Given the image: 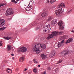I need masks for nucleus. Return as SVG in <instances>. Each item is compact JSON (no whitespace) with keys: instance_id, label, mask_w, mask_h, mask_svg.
<instances>
[{"instance_id":"obj_1","label":"nucleus","mask_w":74,"mask_h":74,"mask_svg":"<svg viewBox=\"0 0 74 74\" xmlns=\"http://www.w3.org/2000/svg\"><path fill=\"white\" fill-rule=\"evenodd\" d=\"M65 6H66L64 3H61L58 6V7L59 8H60L61 9L55 11V14L56 16H59L60 14H61L62 13L63 11H62V8L65 7Z\"/></svg>"},{"instance_id":"obj_2","label":"nucleus","mask_w":74,"mask_h":74,"mask_svg":"<svg viewBox=\"0 0 74 74\" xmlns=\"http://www.w3.org/2000/svg\"><path fill=\"white\" fill-rule=\"evenodd\" d=\"M32 49L34 52H36L37 54L40 53L41 52V49L40 48L39 44H33Z\"/></svg>"},{"instance_id":"obj_3","label":"nucleus","mask_w":74,"mask_h":74,"mask_svg":"<svg viewBox=\"0 0 74 74\" xmlns=\"http://www.w3.org/2000/svg\"><path fill=\"white\" fill-rule=\"evenodd\" d=\"M52 34H49V36L47 38V40H49L52 38L53 37L55 36V37L58 36V35H60L63 33L62 32H57V31H55L52 32L51 33Z\"/></svg>"},{"instance_id":"obj_4","label":"nucleus","mask_w":74,"mask_h":74,"mask_svg":"<svg viewBox=\"0 0 74 74\" xmlns=\"http://www.w3.org/2000/svg\"><path fill=\"white\" fill-rule=\"evenodd\" d=\"M58 25H59L60 27V30H63L64 29V24L62 20H60L59 22L58 23Z\"/></svg>"},{"instance_id":"obj_5","label":"nucleus","mask_w":74,"mask_h":74,"mask_svg":"<svg viewBox=\"0 0 74 74\" xmlns=\"http://www.w3.org/2000/svg\"><path fill=\"white\" fill-rule=\"evenodd\" d=\"M13 14H14V11L12 10V9L10 8L7 10L6 12L5 13V15L7 16L9 15H12Z\"/></svg>"},{"instance_id":"obj_6","label":"nucleus","mask_w":74,"mask_h":74,"mask_svg":"<svg viewBox=\"0 0 74 74\" xmlns=\"http://www.w3.org/2000/svg\"><path fill=\"white\" fill-rule=\"evenodd\" d=\"M51 30V28H50V25L48 24L47 25L45 26L43 28V31L44 32H49Z\"/></svg>"},{"instance_id":"obj_7","label":"nucleus","mask_w":74,"mask_h":74,"mask_svg":"<svg viewBox=\"0 0 74 74\" xmlns=\"http://www.w3.org/2000/svg\"><path fill=\"white\" fill-rule=\"evenodd\" d=\"M69 52L66 50H63L61 53V56H66V55H68Z\"/></svg>"},{"instance_id":"obj_8","label":"nucleus","mask_w":74,"mask_h":74,"mask_svg":"<svg viewBox=\"0 0 74 74\" xmlns=\"http://www.w3.org/2000/svg\"><path fill=\"white\" fill-rule=\"evenodd\" d=\"M5 22L4 19L0 18V27H3L4 25V24H5Z\"/></svg>"},{"instance_id":"obj_9","label":"nucleus","mask_w":74,"mask_h":74,"mask_svg":"<svg viewBox=\"0 0 74 74\" xmlns=\"http://www.w3.org/2000/svg\"><path fill=\"white\" fill-rule=\"evenodd\" d=\"M39 44V45L40 48L41 50H42V49H45L46 48V46L45 44Z\"/></svg>"},{"instance_id":"obj_10","label":"nucleus","mask_w":74,"mask_h":74,"mask_svg":"<svg viewBox=\"0 0 74 74\" xmlns=\"http://www.w3.org/2000/svg\"><path fill=\"white\" fill-rule=\"evenodd\" d=\"M20 52H26L27 51V48L25 47H21L20 48L19 50Z\"/></svg>"},{"instance_id":"obj_11","label":"nucleus","mask_w":74,"mask_h":74,"mask_svg":"<svg viewBox=\"0 0 74 74\" xmlns=\"http://www.w3.org/2000/svg\"><path fill=\"white\" fill-rule=\"evenodd\" d=\"M52 18H53V17L52 16H49L48 17H47L46 18L45 21H47V22H49L52 20Z\"/></svg>"},{"instance_id":"obj_12","label":"nucleus","mask_w":74,"mask_h":74,"mask_svg":"<svg viewBox=\"0 0 74 74\" xmlns=\"http://www.w3.org/2000/svg\"><path fill=\"white\" fill-rule=\"evenodd\" d=\"M56 0H48L46 1L47 3H49V2L51 4H52L53 3H55Z\"/></svg>"},{"instance_id":"obj_13","label":"nucleus","mask_w":74,"mask_h":74,"mask_svg":"<svg viewBox=\"0 0 74 74\" xmlns=\"http://www.w3.org/2000/svg\"><path fill=\"white\" fill-rule=\"evenodd\" d=\"M48 14V13L47 12H45L42 13L41 16L42 17L44 18L45 17H46L47 16V15Z\"/></svg>"},{"instance_id":"obj_14","label":"nucleus","mask_w":74,"mask_h":74,"mask_svg":"<svg viewBox=\"0 0 74 74\" xmlns=\"http://www.w3.org/2000/svg\"><path fill=\"white\" fill-rule=\"evenodd\" d=\"M33 8V7L32 6H29V5H28V6L25 8L26 11H30V10H32Z\"/></svg>"},{"instance_id":"obj_15","label":"nucleus","mask_w":74,"mask_h":74,"mask_svg":"<svg viewBox=\"0 0 74 74\" xmlns=\"http://www.w3.org/2000/svg\"><path fill=\"white\" fill-rule=\"evenodd\" d=\"M72 38H69L66 42V44H69V43H70V42H72Z\"/></svg>"},{"instance_id":"obj_16","label":"nucleus","mask_w":74,"mask_h":74,"mask_svg":"<svg viewBox=\"0 0 74 74\" xmlns=\"http://www.w3.org/2000/svg\"><path fill=\"white\" fill-rule=\"evenodd\" d=\"M56 52L55 51H52L51 54L50 56L51 57H53V56H55V55Z\"/></svg>"},{"instance_id":"obj_17","label":"nucleus","mask_w":74,"mask_h":74,"mask_svg":"<svg viewBox=\"0 0 74 74\" xmlns=\"http://www.w3.org/2000/svg\"><path fill=\"white\" fill-rule=\"evenodd\" d=\"M24 60H25V58L23 57H21L19 59V62L21 63L23 62Z\"/></svg>"},{"instance_id":"obj_18","label":"nucleus","mask_w":74,"mask_h":74,"mask_svg":"<svg viewBox=\"0 0 74 74\" xmlns=\"http://www.w3.org/2000/svg\"><path fill=\"white\" fill-rule=\"evenodd\" d=\"M6 71L7 73H8L9 74H11L12 73L11 70L9 68H8L6 70Z\"/></svg>"},{"instance_id":"obj_19","label":"nucleus","mask_w":74,"mask_h":74,"mask_svg":"<svg viewBox=\"0 0 74 74\" xmlns=\"http://www.w3.org/2000/svg\"><path fill=\"white\" fill-rule=\"evenodd\" d=\"M33 3H34V1H32L30 2L29 5H29V6H30L31 7H33Z\"/></svg>"},{"instance_id":"obj_20","label":"nucleus","mask_w":74,"mask_h":74,"mask_svg":"<svg viewBox=\"0 0 74 74\" xmlns=\"http://www.w3.org/2000/svg\"><path fill=\"white\" fill-rule=\"evenodd\" d=\"M58 48H60V47H63V44L61 43L60 42H59L58 44L57 45Z\"/></svg>"},{"instance_id":"obj_21","label":"nucleus","mask_w":74,"mask_h":74,"mask_svg":"<svg viewBox=\"0 0 74 74\" xmlns=\"http://www.w3.org/2000/svg\"><path fill=\"white\" fill-rule=\"evenodd\" d=\"M11 48H12V47H11V46L10 45H9L7 48V49H8V51H10L11 49Z\"/></svg>"},{"instance_id":"obj_22","label":"nucleus","mask_w":74,"mask_h":74,"mask_svg":"<svg viewBox=\"0 0 74 74\" xmlns=\"http://www.w3.org/2000/svg\"><path fill=\"white\" fill-rule=\"evenodd\" d=\"M63 62V60L62 59H60L59 60V61H57V62L56 64H59L61 63H62Z\"/></svg>"},{"instance_id":"obj_23","label":"nucleus","mask_w":74,"mask_h":74,"mask_svg":"<svg viewBox=\"0 0 74 74\" xmlns=\"http://www.w3.org/2000/svg\"><path fill=\"white\" fill-rule=\"evenodd\" d=\"M37 24V23L36 22H33V23H32L30 25V27H33L34 26V25H36Z\"/></svg>"},{"instance_id":"obj_24","label":"nucleus","mask_w":74,"mask_h":74,"mask_svg":"<svg viewBox=\"0 0 74 74\" xmlns=\"http://www.w3.org/2000/svg\"><path fill=\"white\" fill-rule=\"evenodd\" d=\"M62 38L63 39H66V38H68L69 37L66 35H64L62 37Z\"/></svg>"},{"instance_id":"obj_25","label":"nucleus","mask_w":74,"mask_h":74,"mask_svg":"<svg viewBox=\"0 0 74 74\" xmlns=\"http://www.w3.org/2000/svg\"><path fill=\"white\" fill-rule=\"evenodd\" d=\"M4 39L5 40H10L11 38L10 37L7 36V37H4Z\"/></svg>"},{"instance_id":"obj_26","label":"nucleus","mask_w":74,"mask_h":74,"mask_svg":"<svg viewBox=\"0 0 74 74\" xmlns=\"http://www.w3.org/2000/svg\"><path fill=\"white\" fill-rule=\"evenodd\" d=\"M50 25L51 26H54L55 25V24L52 21Z\"/></svg>"},{"instance_id":"obj_27","label":"nucleus","mask_w":74,"mask_h":74,"mask_svg":"<svg viewBox=\"0 0 74 74\" xmlns=\"http://www.w3.org/2000/svg\"><path fill=\"white\" fill-rule=\"evenodd\" d=\"M52 21L55 23V24H56L57 23L58 20L57 19H55L53 20Z\"/></svg>"},{"instance_id":"obj_28","label":"nucleus","mask_w":74,"mask_h":74,"mask_svg":"<svg viewBox=\"0 0 74 74\" xmlns=\"http://www.w3.org/2000/svg\"><path fill=\"white\" fill-rule=\"evenodd\" d=\"M41 57L42 58V59H45V58L46 57V55H44L43 54H42L41 55Z\"/></svg>"},{"instance_id":"obj_29","label":"nucleus","mask_w":74,"mask_h":74,"mask_svg":"<svg viewBox=\"0 0 74 74\" xmlns=\"http://www.w3.org/2000/svg\"><path fill=\"white\" fill-rule=\"evenodd\" d=\"M6 29V27L0 28V32H1V31H3V30H4V29Z\"/></svg>"},{"instance_id":"obj_30","label":"nucleus","mask_w":74,"mask_h":74,"mask_svg":"<svg viewBox=\"0 0 74 74\" xmlns=\"http://www.w3.org/2000/svg\"><path fill=\"white\" fill-rule=\"evenodd\" d=\"M6 4V3H4L0 4V7H1L2 6H3Z\"/></svg>"},{"instance_id":"obj_31","label":"nucleus","mask_w":74,"mask_h":74,"mask_svg":"<svg viewBox=\"0 0 74 74\" xmlns=\"http://www.w3.org/2000/svg\"><path fill=\"white\" fill-rule=\"evenodd\" d=\"M12 2L14 3H17V2L15 1V0H11Z\"/></svg>"},{"instance_id":"obj_32","label":"nucleus","mask_w":74,"mask_h":74,"mask_svg":"<svg viewBox=\"0 0 74 74\" xmlns=\"http://www.w3.org/2000/svg\"><path fill=\"white\" fill-rule=\"evenodd\" d=\"M33 72L35 73H37V69L36 68H34L33 69Z\"/></svg>"},{"instance_id":"obj_33","label":"nucleus","mask_w":74,"mask_h":74,"mask_svg":"<svg viewBox=\"0 0 74 74\" xmlns=\"http://www.w3.org/2000/svg\"><path fill=\"white\" fill-rule=\"evenodd\" d=\"M39 19H38L36 20V22H37L38 24H39L40 23V21H39Z\"/></svg>"},{"instance_id":"obj_34","label":"nucleus","mask_w":74,"mask_h":74,"mask_svg":"<svg viewBox=\"0 0 74 74\" xmlns=\"http://www.w3.org/2000/svg\"><path fill=\"white\" fill-rule=\"evenodd\" d=\"M34 61L35 63H37V61L36 60V59H34Z\"/></svg>"},{"instance_id":"obj_35","label":"nucleus","mask_w":74,"mask_h":74,"mask_svg":"<svg viewBox=\"0 0 74 74\" xmlns=\"http://www.w3.org/2000/svg\"><path fill=\"white\" fill-rule=\"evenodd\" d=\"M2 44H3V42H2V41H0V47L1 46Z\"/></svg>"},{"instance_id":"obj_36","label":"nucleus","mask_w":74,"mask_h":74,"mask_svg":"<svg viewBox=\"0 0 74 74\" xmlns=\"http://www.w3.org/2000/svg\"><path fill=\"white\" fill-rule=\"evenodd\" d=\"M30 28H29V27H28L27 28H25V30H26V31H27V30H28V29H29Z\"/></svg>"},{"instance_id":"obj_37","label":"nucleus","mask_w":74,"mask_h":74,"mask_svg":"<svg viewBox=\"0 0 74 74\" xmlns=\"http://www.w3.org/2000/svg\"><path fill=\"white\" fill-rule=\"evenodd\" d=\"M12 51H14V48L13 47H12L11 49Z\"/></svg>"},{"instance_id":"obj_38","label":"nucleus","mask_w":74,"mask_h":74,"mask_svg":"<svg viewBox=\"0 0 74 74\" xmlns=\"http://www.w3.org/2000/svg\"><path fill=\"white\" fill-rule=\"evenodd\" d=\"M63 42H64V40H62L61 42H60L61 44H63Z\"/></svg>"},{"instance_id":"obj_39","label":"nucleus","mask_w":74,"mask_h":74,"mask_svg":"<svg viewBox=\"0 0 74 74\" xmlns=\"http://www.w3.org/2000/svg\"><path fill=\"white\" fill-rule=\"evenodd\" d=\"M46 74V71H44L42 74Z\"/></svg>"},{"instance_id":"obj_40","label":"nucleus","mask_w":74,"mask_h":74,"mask_svg":"<svg viewBox=\"0 0 74 74\" xmlns=\"http://www.w3.org/2000/svg\"><path fill=\"white\" fill-rule=\"evenodd\" d=\"M38 30V27H37L35 29V30Z\"/></svg>"},{"instance_id":"obj_41","label":"nucleus","mask_w":74,"mask_h":74,"mask_svg":"<svg viewBox=\"0 0 74 74\" xmlns=\"http://www.w3.org/2000/svg\"><path fill=\"white\" fill-rule=\"evenodd\" d=\"M73 51H71L70 52V53H71V54H72L73 53Z\"/></svg>"},{"instance_id":"obj_42","label":"nucleus","mask_w":74,"mask_h":74,"mask_svg":"<svg viewBox=\"0 0 74 74\" xmlns=\"http://www.w3.org/2000/svg\"><path fill=\"white\" fill-rule=\"evenodd\" d=\"M55 71L56 72V73H57L58 72V69H56L55 70Z\"/></svg>"},{"instance_id":"obj_43","label":"nucleus","mask_w":74,"mask_h":74,"mask_svg":"<svg viewBox=\"0 0 74 74\" xmlns=\"http://www.w3.org/2000/svg\"><path fill=\"white\" fill-rule=\"evenodd\" d=\"M48 70H51V68L49 67L48 68Z\"/></svg>"},{"instance_id":"obj_44","label":"nucleus","mask_w":74,"mask_h":74,"mask_svg":"<svg viewBox=\"0 0 74 74\" xmlns=\"http://www.w3.org/2000/svg\"><path fill=\"white\" fill-rule=\"evenodd\" d=\"M5 63H8V61H5Z\"/></svg>"},{"instance_id":"obj_45","label":"nucleus","mask_w":74,"mask_h":74,"mask_svg":"<svg viewBox=\"0 0 74 74\" xmlns=\"http://www.w3.org/2000/svg\"><path fill=\"white\" fill-rule=\"evenodd\" d=\"M11 56H14V54L13 53H12L11 54Z\"/></svg>"},{"instance_id":"obj_46","label":"nucleus","mask_w":74,"mask_h":74,"mask_svg":"<svg viewBox=\"0 0 74 74\" xmlns=\"http://www.w3.org/2000/svg\"><path fill=\"white\" fill-rule=\"evenodd\" d=\"M71 32L74 33V31H73V30Z\"/></svg>"},{"instance_id":"obj_47","label":"nucleus","mask_w":74,"mask_h":74,"mask_svg":"<svg viewBox=\"0 0 74 74\" xmlns=\"http://www.w3.org/2000/svg\"><path fill=\"white\" fill-rule=\"evenodd\" d=\"M38 67H40V64L38 65Z\"/></svg>"},{"instance_id":"obj_48","label":"nucleus","mask_w":74,"mask_h":74,"mask_svg":"<svg viewBox=\"0 0 74 74\" xmlns=\"http://www.w3.org/2000/svg\"><path fill=\"white\" fill-rule=\"evenodd\" d=\"M70 11H71V10L69 11H68V13H69V12H70Z\"/></svg>"},{"instance_id":"obj_49","label":"nucleus","mask_w":74,"mask_h":74,"mask_svg":"<svg viewBox=\"0 0 74 74\" xmlns=\"http://www.w3.org/2000/svg\"><path fill=\"white\" fill-rule=\"evenodd\" d=\"M27 70V69L26 68L25 70H24V71H26Z\"/></svg>"},{"instance_id":"obj_50","label":"nucleus","mask_w":74,"mask_h":74,"mask_svg":"<svg viewBox=\"0 0 74 74\" xmlns=\"http://www.w3.org/2000/svg\"><path fill=\"white\" fill-rule=\"evenodd\" d=\"M12 58V59H13V60H14V57H13V58Z\"/></svg>"},{"instance_id":"obj_51","label":"nucleus","mask_w":74,"mask_h":74,"mask_svg":"<svg viewBox=\"0 0 74 74\" xmlns=\"http://www.w3.org/2000/svg\"><path fill=\"white\" fill-rule=\"evenodd\" d=\"M11 19L10 18H9V20H11Z\"/></svg>"}]
</instances>
